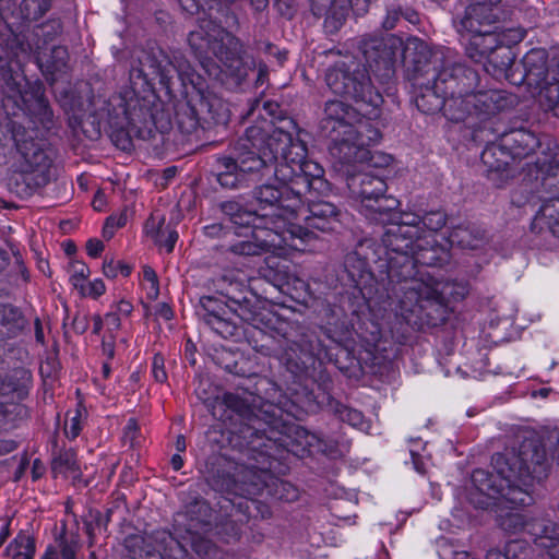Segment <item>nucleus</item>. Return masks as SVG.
<instances>
[{"mask_svg":"<svg viewBox=\"0 0 559 559\" xmlns=\"http://www.w3.org/2000/svg\"><path fill=\"white\" fill-rule=\"evenodd\" d=\"M366 306V299L359 289L345 292L338 298V311L341 316L347 317L348 320L352 317H358Z\"/></svg>","mask_w":559,"mask_h":559,"instance_id":"nucleus-50","label":"nucleus"},{"mask_svg":"<svg viewBox=\"0 0 559 559\" xmlns=\"http://www.w3.org/2000/svg\"><path fill=\"white\" fill-rule=\"evenodd\" d=\"M477 83L465 92L448 94L443 115L452 122H463L472 129V136L485 126L496 124L495 116L514 105V97L500 90L475 92Z\"/></svg>","mask_w":559,"mask_h":559,"instance_id":"nucleus-9","label":"nucleus"},{"mask_svg":"<svg viewBox=\"0 0 559 559\" xmlns=\"http://www.w3.org/2000/svg\"><path fill=\"white\" fill-rule=\"evenodd\" d=\"M194 392L214 417L223 419L225 408L235 413L229 417L234 421L230 441L240 451L258 452L266 460L276 445L288 451H293L295 442L302 445V451L310 445L308 431L290 420H301L306 408L314 404L313 394L306 389L302 396L297 392L295 400L287 399L280 405L265 403L259 409L250 407L237 394L221 395L219 389L201 376Z\"/></svg>","mask_w":559,"mask_h":559,"instance_id":"nucleus-1","label":"nucleus"},{"mask_svg":"<svg viewBox=\"0 0 559 559\" xmlns=\"http://www.w3.org/2000/svg\"><path fill=\"white\" fill-rule=\"evenodd\" d=\"M335 414L338 416L340 420H342L343 423H347L353 427L362 429L366 425L361 412L347 407L345 405H338L335 408Z\"/></svg>","mask_w":559,"mask_h":559,"instance_id":"nucleus-61","label":"nucleus"},{"mask_svg":"<svg viewBox=\"0 0 559 559\" xmlns=\"http://www.w3.org/2000/svg\"><path fill=\"white\" fill-rule=\"evenodd\" d=\"M25 370H19L15 374L0 377V396H10L15 394L16 397L23 399L27 395V386L25 380H28Z\"/></svg>","mask_w":559,"mask_h":559,"instance_id":"nucleus-51","label":"nucleus"},{"mask_svg":"<svg viewBox=\"0 0 559 559\" xmlns=\"http://www.w3.org/2000/svg\"><path fill=\"white\" fill-rule=\"evenodd\" d=\"M429 284L436 297H439L447 305L450 301L462 300L468 294V286L465 282L441 280Z\"/></svg>","mask_w":559,"mask_h":559,"instance_id":"nucleus-43","label":"nucleus"},{"mask_svg":"<svg viewBox=\"0 0 559 559\" xmlns=\"http://www.w3.org/2000/svg\"><path fill=\"white\" fill-rule=\"evenodd\" d=\"M271 479L272 475L264 467L238 465L235 478V489L231 493L245 499L251 498L260 495L269 485V480Z\"/></svg>","mask_w":559,"mask_h":559,"instance_id":"nucleus-30","label":"nucleus"},{"mask_svg":"<svg viewBox=\"0 0 559 559\" xmlns=\"http://www.w3.org/2000/svg\"><path fill=\"white\" fill-rule=\"evenodd\" d=\"M243 514L247 516V520L250 519H267L271 516L272 512L269 506L254 500L252 498L241 499L237 502L236 514Z\"/></svg>","mask_w":559,"mask_h":559,"instance_id":"nucleus-53","label":"nucleus"},{"mask_svg":"<svg viewBox=\"0 0 559 559\" xmlns=\"http://www.w3.org/2000/svg\"><path fill=\"white\" fill-rule=\"evenodd\" d=\"M487 242L485 230L474 225H460L451 229L447 238L449 247L462 250H478Z\"/></svg>","mask_w":559,"mask_h":559,"instance_id":"nucleus-36","label":"nucleus"},{"mask_svg":"<svg viewBox=\"0 0 559 559\" xmlns=\"http://www.w3.org/2000/svg\"><path fill=\"white\" fill-rule=\"evenodd\" d=\"M57 543L60 548L61 559H76V552L80 548L79 540L76 536L67 534L66 525L62 526Z\"/></svg>","mask_w":559,"mask_h":559,"instance_id":"nucleus-60","label":"nucleus"},{"mask_svg":"<svg viewBox=\"0 0 559 559\" xmlns=\"http://www.w3.org/2000/svg\"><path fill=\"white\" fill-rule=\"evenodd\" d=\"M34 131L19 127L13 130L15 146L23 157V166L38 175L49 176L53 151L43 139H35Z\"/></svg>","mask_w":559,"mask_h":559,"instance_id":"nucleus-25","label":"nucleus"},{"mask_svg":"<svg viewBox=\"0 0 559 559\" xmlns=\"http://www.w3.org/2000/svg\"><path fill=\"white\" fill-rule=\"evenodd\" d=\"M61 32L62 23L57 19L49 20L46 23L36 26L32 33V41H34L35 50L37 51V44L44 48H50L49 44L52 43ZM28 48L32 50L33 44H28Z\"/></svg>","mask_w":559,"mask_h":559,"instance_id":"nucleus-49","label":"nucleus"},{"mask_svg":"<svg viewBox=\"0 0 559 559\" xmlns=\"http://www.w3.org/2000/svg\"><path fill=\"white\" fill-rule=\"evenodd\" d=\"M299 349H332L333 346H341L348 349L343 343V333L333 334L331 329L320 328L319 334L313 332L302 333L300 340L294 341Z\"/></svg>","mask_w":559,"mask_h":559,"instance_id":"nucleus-39","label":"nucleus"},{"mask_svg":"<svg viewBox=\"0 0 559 559\" xmlns=\"http://www.w3.org/2000/svg\"><path fill=\"white\" fill-rule=\"evenodd\" d=\"M5 554L12 556V559H33L35 555L34 538L25 534H19L7 547Z\"/></svg>","mask_w":559,"mask_h":559,"instance_id":"nucleus-52","label":"nucleus"},{"mask_svg":"<svg viewBox=\"0 0 559 559\" xmlns=\"http://www.w3.org/2000/svg\"><path fill=\"white\" fill-rule=\"evenodd\" d=\"M231 504V511L229 513V520L221 524L219 534L225 535V539L227 543L231 540H238L241 535V527L238 523L248 522L247 516L243 514H236L237 503L233 500H227Z\"/></svg>","mask_w":559,"mask_h":559,"instance_id":"nucleus-54","label":"nucleus"},{"mask_svg":"<svg viewBox=\"0 0 559 559\" xmlns=\"http://www.w3.org/2000/svg\"><path fill=\"white\" fill-rule=\"evenodd\" d=\"M264 158L271 170L266 175H254L253 181L265 182L252 189L251 198L258 204L257 211L271 217L272 223L265 224L264 236L257 233L252 239L224 246L227 251L238 255H261L282 246L297 248V240L302 242L310 236V233L300 225L289 223L304 209V199L300 198L299 190L292 185L293 173L281 166L277 155H274L272 150L269 148L264 153Z\"/></svg>","mask_w":559,"mask_h":559,"instance_id":"nucleus-3","label":"nucleus"},{"mask_svg":"<svg viewBox=\"0 0 559 559\" xmlns=\"http://www.w3.org/2000/svg\"><path fill=\"white\" fill-rule=\"evenodd\" d=\"M50 8V0H23L20 7L22 17L27 21H36Z\"/></svg>","mask_w":559,"mask_h":559,"instance_id":"nucleus-57","label":"nucleus"},{"mask_svg":"<svg viewBox=\"0 0 559 559\" xmlns=\"http://www.w3.org/2000/svg\"><path fill=\"white\" fill-rule=\"evenodd\" d=\"M238 464L223 454L213 453L207 456L201 469L205 484L214 491L231 493L235 489V478Z\"/></svg>","mask_w":559,"mask_h":559,"instance_id":"nucleus-27","label":"nucleus"},{"mask_svg":"<svg viewBox=\"0 0 559 559\" xmlns=\"http://www.w3.org/2000/svg\"><path fill=\"white\" fill-rule=\"evenodd\" d=\"M402 46V38L395 35L367 34L360 38L358 50L380 85L389 87L393 82L396 56Z\"/></svg>","mask_w":559,"mask_h":559,"instance_id":"nucleus-15","label":"nucleus"},{"mask_svg":"<svg viewBox=\"0 0 559 559\" xmlns=\"http://www.w3.org/2000/svg\"><path fill=\"white\" fill-rule=\"evenodd\" d=\"M388 321L391 317L401 326L413 330L436 328L443 324L450 314L449 306L436 297L431 285L423 277H414L388 288Z\"/></svg>","mask_w":559,"mask_h":559,"instance_id":"nucleus-6","label":"nucleus"},{"mask_svg":"<svg viewBox=\"0 0 559 559\" xmlns=\"http://www.w3.org/2000/svg\"><path fill=\"white\" fill-rule=\"evenodd\" d=\"M217 209L234 226L242 228L251 227L252 231L249 239H252V236L257 233L264 236V227H266L265 224L272 223L271 217L260 214L257 210L248 209L239 199L236 198L219 202L217 204Z\"/></svg>","mask_w":559,"mask_h":559,"instance_id":"nucleus-28","label":"nucleus"},{"mask_svg":"<svg viewBox=\"0 0 559 559\" xmlns=\"http://www.w3.org/2000/svg\"><path fill=\"white\" fill-rule=\"evenodd\" d=\"M359 119V111L346 100L330 99L324 104L320 129L331 139V145H336L338 140L349 139Z\"/></svg>","mask_w":559,"mask_h":559,"instance_id":"nucleus-24","label":"nucleus"},{"mask_svg":"<svg viewBox=\"0 0 559 559\" xmlns=\"http://www.w3.org/2000/svg\"><path fill=\"white\" fill-rule=\"evenodd\" d=\"M51 471L58 474L71 476L73 483L81 481V473L76 461V454L72 449L62 450L51 461Z\"/></svg>","mask_w":559,"mask_h":559,"instance_id":"nucleus-46","label":"nucleus"},{"mask_svg":"<svg viewBox=\"0 0 559 559\" xmlns=\"http://www.w3.org/2000/svg\"><path fill=\"white\" fill-rule=\"evenodd\" d=\"M524 70L523 81L527 86L538 90V100L540 102L542 90L551 83L550 72L552 59H548V53L543 48L531 49L522 60Z\"/></svg>","mask_w":559,"mask_h":559,"instance_id":"nucleus-29","label":"nucleus"},{"mask_svg":"<svg viewBox=\"0 0 559 559\" xmlns=\"http://www.w3.org/2000/svg\"><path fill=\"white\" fill-rule=\"evenodd\" d=\"M420 224L430 231H438L445 226L447 214L440 210L424 212Z\"/></svg>","mask_w":559,"mask_h":559,"instance_id":"nucleus-62","label":"nucleus"},{"mask_svg":"<svg viewBox=\"0 0 559 559\" xmlns=\"http://www.w3.org/2000/svg\"><path fill=\"white\" fill-rule=\"evenodd\" d=\"M384 231L381 236L382 247L378 246L381 270H385L388 288L397 286L406 281L417 277L415 262L412 254L420 236L404 230L396 224L382 223Z\"/></svg>","mask_w":559,"mask_h":559,"instance_id":"nucleus-12","label":"nucleus"},{"mask_svg":"<svg viewBox=\"0 0 559 559\" xmlns=\"http://www.w3.org/2000/svg\"><path fill=\"white\" fill-rule=\"evenodd\" d=\"M169 64L168 55L160 47L139 50L130 70V88L109 99L108 118L117 129L115 142L121 150L132 146V138L151 140L156 132L164 133L169 128V120L153 111L152 100L140 95L151 93L155 80L169 84Z\"/></svg>","mask_w":559,"mask_h":559,"instance_id":"nucleus-4","label":"nucleus"},{"mask_svg":"<svg viewBox=\"0 0 559 559\" xmlns=\"http://www.w3.org/2000/svg\"><path fill=\"white\" fill-rule=\"evenodd\" d=\"M356 352H324L330 360H333L336 367L348 374L356 377L359 372H367L368 368L372 371V366H368V359H376L374 352H364L366 357L356 356ZM362 354V352H359Z\"/></svg>","mask_w":559,"mask_h":559,"instance_id":"nucleus-38","label":"nucleus"},{"mask_svg":"<svg viewBox=\"0 0 559 559\" xmlns=\"http://www.w3.org/2000/svg\"><path fill=\"white\" fill-rule=\"evenodd\" d=\"M347 187L353 198L360 202V213L370 221L384 219V215L396 210L400 202L388 195L384 175L361 169L350 174L347 170Z\"/></svg>","mask_w":559,"mask_h":559,"instance_id":"nucleus-14","label":"nucleus"},{"mask_svg":"<svg viewBox=\"0 0 559 559\" xmlns=\"http://www.w3.org/2000/svg\"><path fill=\"white\" fill-rule=\"evenodd\" d=\"M371 0H311V11L324 17L323 26L330 34L336 33L344 24L349 8L366 12Z\"/></svg>","mask_w":559,"mask_h":559,"instance_id":"nucleus-26","label":"nucleus"},{"mask_svg":"<svg viewBox=\"0 0 559 559\" xmlns=\"http://www.w3.org/2000/svg\"><path fill=\"white\" fill-rule=\"evenodd\" d=\"M15 66L17 67L16 62H9L7 68L1 67L4 95L16 108L37 119L44 129L50 130L53 126V114L41 86L29 83Z\"/></svg>","mask_w":559,"mask_h":559,"instance_id":"nucleus-13","label":"nucleus"},{"mask_svg":"<svg viewBox=\"0 0 559 559\" xmlns=\"http://www.w3.org/2000/svg\"><path fill=\"white\" fill-rule=\"evenodd\" d=\"M401 50L409 81L416 76H430L435 70L437 72L454 66H464L454 60L450 49L431 50L429 45L418 37H408L405 43L403 41Z\"/></svg>","mask_w":559,"mask_h":559,"instance_id":"nucleus-16","label":"nucleus"},{"mask_svg":"<svg viewBox=\"0 0 559 559\" xmlns=\"http://www.w3.org/2000/svg\"><path fill=\"white\" fill-rule=\"evenodd\" d=\"M477 80L478 73L467 66L441 69L427 78L416 76L411 80L416 107L427 115L443 110L448 94L468 91Z\"/></svg>","mask_w":559,"mask_h":559,"instance_id":"nucleus-11","label":"nucleus"},{"mask_svg":"<svg viewBox=\"0 0 559 559\" xmlns=\"http://www.w3.org/2000/svg\"><path fill=\"white\" fill-rule=\"evenodd\" d=\"M383 260L377 243L372 239L359 241L344 259V267L350 280L359 285L367 277L372 276L374 271L379 272V280L388 292V280L385 270H381L380 261Z\"/></svg>","mask_w":559,"mask_h":559,"instance_id":"nucleus-23","label":"nucleus"},{"mask_svg":"<svg viewBox=\"0 0 559 559\" xmlns=\"http://www.w3.org/2000/svg\"><path fill=\"white\" fill-rule=\"evenodd\" d=\"M188 43L201 64L209 59L207 52L216 56V49L222 50L225 45L234 52L239 49V39L212 19H202L198 28L189 33Z\"/></svg>","mask_w":559,"mask_h":559,"instance_id":"nucleus-22","label":"nucleus"},{"mask_svg":"<svg viewBox=\"0 0 559 559\" xmlns=\"http://www.w3.org/2000/svg\"><path fill=\"white\" fill-rule=\"evenodd\" d=\"M504 548L508 559H531L532 549L524 540H510Z\"/></svg>","mask_w":559,"mask_h":559,"instance_id":"nucleus-63","label":"nucleus"},{"mask_svg":"<svg viewBox=\"0 0 559 559\" xmlns=\"http://www.w3.org/2000/svg\"><path fill=\"white\" fill-rule=\"evenodd\" d=\"M201 117L202 130L225 126L229 121V109L225 102L215 94H199L194 98Z\"/></svg>","mask_w":559,"mask_h":559,"instance_id":"nucleus-33","label":"nucleus"},{"mask_svg":"<svg viewBox=\"0 0 559 559\" xmlns=\"http://www.w3.org/2000/svg\"><path fill=\"white\" fill-rule=\"evenodd\" d=\"M200 532L188 533L190 536V546L201 559H217L218 548L207 538L201 536Z\"/></svg>","mask_w":559,"mask_h":559,"instance_id":"nucleus-55","label":"nucleus"},{"mask_svg":"<svg viewBox=\"0 0 559 559\" xmlns=\"http://www.w3.org/2000/svg\"><path fill=\"white\" fill-rule=\"evenodd\" d=\"M36 62L48 81L53 83L69 69V52L64 46L44 48L37 44Z\"/></svg>","mask_w":559,"mask_h":559,"instance_id":"nucleus-32","label":"nucleus"},{"mask_svg":"<svg viewBox=\"0 0 559 559\" xmlns=\"http://www.w3.org/2000/svg\"><path fill=\"white\" fill-rule=\"evenodd\" d=\"M178 516L185 515L187 523V533L191 532H210L214 526L215 515L210 503L200 496L191 497V500L185 504L183 514L178 513Z\"/></svg>","mask_w":559,"mask_h":559,"instance_id":"nucleus-34","label":"nucleus"},{"mask_svg":"<svg viewBox=\"0 0 559 559\" xmlns=\"http://www.w3.org/2000/svg\"><path fill=\"white\" fill-rule=\"evenodd\" d=\"M329 90L346 102L379 108L383 104L381 88L371 79L367 66L355 58H346L331 64L324 74Z\"/></svg>","mask_w":559,"mask_h":559,"instance_id":"nucleus-10","label":"nucleus"},{"mask_svg":"<svg viewBox=\"0 0 559 559\" xmlns=\"http://www.w3.org/2000/svg\"><path fill=\"white\" fill-rule=\"evenodd\" d=\"M473 140L485 145L480 159L486 167L488 179L492 181L508 179L512 155L506 147H502V142L499 141V129L496 124L485 126L484 129L476 130Z\"/></svg>","mask_w":559,"mask_h":559,"instance_id":"nucleus-20","label":"nucleus"},{"mask_svg":"<svg viewBox=\"0 0 559 559\" xmlns=\"http://www.w3.org/2000/svg\"><path fill=\"white\" fill-rule=\"evenodd\" d=\"M511 11L479 10L466 7L462 14L453 17V24L459 33H467L469 40L466 46L467 56L480 62L488 59L496 63V52L503 51L500 70H506L513 62L510 47L520 43L526 35L523 27L503 28V23L511 16Z\"/></svg>","mask_w":559,"mask_h":559,"instance_id":"nucleus-5","label":"nucleus"},{"mask_svg":"<svg viewBox=\"0 0 559 559\" xmlns=\"http://www.w3.org/2000/svg\"><path fill=\"white\" fill-rule=\"evenodd\" d=\"M175 118L178 129L185 134H193L202 129V121L194 98L178 103Z\"/></svg>","mask_w":559,"mask_h":559,"instance_id":"nucleus-41","label":"nucleus"},{"mask_svg":"<svg viewBox=\"0 0 559 559\" xmlns=\"http://www.w3.org/2000/svg\"><path fill=\"white\" fill-rule=\"evenodd\" d=\"M267 145L274 155H277L281 166L293 173L292 185L299 190L301 199L308 193L330 192V183L323 177V168L318 163L306 159L307 146L299 138L274 127L271 129Z\"/></svg>","mask_w":559,"mask_h":559,"instance_id":"nucleus-8","label":"nucleus"},{"mask_svg":"<svg viewBox=\"0 0 559 559\" xmlns=\"http://www.w3.org/2000/svg\"><path fill=\"white\" fill-rule=\"evenodd\" d=\"M219 356H212V360L224 367L230 373L240 377H250L254 373L251 361L243 357V352H218Z\"/></svg>","mask_w":559,"mask_h":559,"instance_id":"nucleus-42","label":"nucleus"},{"mask_svg":"<svg viewBox=\"0 0 559 559\" xmlns=\"http://www.w3.org/2000/svg\"><path fill=\"white\" fill-rule=\"evenodd\" d=\"M231 314H225L205 323L223 338H231L238 334V326L231 321Z\"/></svg>","mask_w":559,"mask_h":559,"instance_id":"nucleus-59","label":"nucleus"},{"mask_svg":"<svg viewBox=\"0 0 559 559\" xmlns=\"http://www.w3.org/2000/svg\"><path fill=\"white\" fill-rule=\"evenodd\" d=\"M497 523L500 528L508 533H516L522 530L527 532V525L530 522L524 520V516L519 512H508L506 514H499Z\"/></svg>","mask_w":559,"mask_h":559,"instance_id":"nucleus-58","label":"nucleus"},{"mask_svg":"<svg viewBox=\"0 0 559 559\" xmlns=\"http://www.w3.org/2000/svg\"><path fill=\"white\" fill-rule=\"evenodd\" d=\"M349 139L342 140L330 146L331 155L342 165L353 166L355 162H365L370 157V145L379 143L381 132L370 119L360 115Z\"/></svg>","mask_w":559,"mask_h":559,"instance_id":"nucleus-19","label":"nucleus"},{"mask_svg":"<svg viewBox=\"0 0 559 559\" xmlns=\"http://www.w3.org/2000/svg\"><path fill=\"white\" fill-rule=\"evenodd\" d=\"M328 193H308L304 198V209L297 214V217H302L306 223L305 229L310 233L302 242L297 240V250H301L300 246L312 238L313 233L310 229H317L323 233L334 231L341 225V212L332 202L323 198ZM304 228V226H301Z\"/></svg>","mask_w":559,"mask_h":559,"instance_id":"nucleus-21","label":"nucleus"},{"mask_svg":"<svg viewBox=\"0 0 559 559\" xmlns=\"http://www.w3.org/2000/svg\"><path fill=\"white\" fill-rule=\"evenodd\" d=\"M215 57L223 63L221 68L213 59L202 61V68L210 79L219 82L226 90L236 91L241 88L250 72L255 69L253 59H245L243 45L239 40V49L236 52L229 50L225 45Z\"/></svg>","mask_w":559,"mask_h":559,"instance_id":"nucleus-18","label":"nucleus"},{"mask_svg":"<svg viewBox=\"0 0 559 559\" xmlns=\"http://www.w3.org/2000/svg\"><path fill=\"white\" fill-rule=\"evenodd\" d=\"M164 223L165 218L160 217L155 228V217L152 215L146 222V230L156 245L164 247L167 252H171L178 239V233L169 225L164 226Z\"/></svg>","mask_w":559,"mask_h":559,"instance_id":"nucleus-45","label":"nucleus"},{"mask_svg":"<svg viewBox=\"0 0 559 559\" xmlns=\"http://www.w3.org/2000/svg\"><path fill=\"white\" fill-rule=\"evenodd\" d=\"M280 359L294 376L307 372L316 362L313 352H284Z\"/></svg>","mask_w":559,"mask_h":559,"instance_id":"nucleus-48","label":"nucleus"},{"mask_svg":"<svg viewBox=\"0 0 559 559\" xmlns=\"http://www.w3.org/2000/svg\"><path fill=\"white\" fill-rule=\"evenodd\" d=\"M258 304L257 297L252 294L243 295L241 298L229 297L231 314L255 328H259V324L263 322V313L260 311Z\"/></svg>","mask_w":559,"mask_h":559,"instance_id":"nucleus-40","label":"nucleus"},{"mask_svg":"<svg viewBox=\"0 0 559 559\" xmlns=\"http://www.w3.org/2000/svg\"><path fill=\"white\" fill-rule=\"evenodd\" d=\"M527 533L533 536L534 545L550 552L559 548V524L546 519H534L527 525Z\"/></svg>","mask_w":559,"mask_h":559,"instance_id":"nucleus-35","label":"nucleus"},{"mask_svg":"<svg viewBox=\"0 0 559 559\" xmlns=\"http://www.w3.org/2000/svg\"><path fill=\"white\" fill-rule=\"evenodd\" d=\"M496 473L476 468L471 479L475 488L468 499L475 508L488 509L498 500L510 508L530 506L531 488L548 476L550 462L543 439L535 432H526L519 445L496 453L491 457Z\"/></svg>","mask_w":559,"mask_h":559,"instance_id":"nucleus-2","label":"nucleus"},{"mask_svg":"<svg viewBox=\"0 0 559 559\" xmlns=\"http://www.w3.org/2000/svg\"><path fill=\"white\" fill-rule=\"evenodd\" d=\"M449 249L447 242L444 245L439 243L432 235L420 236L412 254L415 271L418 273L417 265L442 266L448 263L450 260Z\"/></svg>","mask_w":559,"mask_h":559,"instance_id":"nucleus-31","label":"nucleus"},{"mask_svg":"<svg viewBox=\"0 0 559 559\" xmlns=\"http://www.w3.org/2000/svg\"><path fill=\"white\" fill-rule=\"evenodd\" d=\"M270 133L271 130L261 126H251L246 129L245 136L237 142L233 155L216 157L213 175L222 188H249L254 175L270 173L271 168H267L264 158V153L269 151Z\"/></svg>","mask_w":559,"mask_h":559,"instance_id":"nucleus-7","label":"nucleus"},{"mask_svg":"<svg viewBox=\"0 0 559 559\" xmlns=\"http://www.w3.org/2000/svg\"><path fill=\"white\" fill-rule=\"evenodd\" d=\"M49 181V176L38 175L23 167L21 171H15L8 180L9 190L21 199H26L34 194L39 188Z\"/></svg>","mask_w":559,"mask_h":559,"instance_id":"nucleus-37","label":"nucleus"},{"mask_svg":"<svg viewBox=\"0 0 559 559\" xmlns=\"http://www.w3.org/2000/svg\"><path fill=\"white\" fill-rule=\"evenodd\" d=\"M540 106L546 111H550L555 117L559 118V93L555 87L550 91L543 92L540 95Z\"/></svg>","mask_w":559,"mask_h":559,"instance_id":"nucleus-64","label":"nucleus"},{"mask_svg":"<svg viewBox=\"0 0 559 559\" xmlns=\"http://www.w3.org/2000/svg\"><path fill=\"white\" fill-rule=\"evenodd\" d=\"M229 295H226V300L213 296H203L200 298L198 316L204 323L212 321L225 314H231L229 307Z\"/></svg>","mask_w":559,"mask_h":559,"instance_id":"nucleus-44","label":"nucleus"},{"mask_svg":"<svg viewBox=\"0 0 559 559\" xmlns=\"http://www.w3.org/2000/svg\"><path fill=\"white\" fill-rule=\"evenodd\" d=\"M421 214L412 212H396L395 210L390 211V214L384 215V219H376V223H391L402 227L408 233H413L417 236H423L421 228Z\"/></svg>","mask_w":559,"mask_h":559,"instance_id":"nucleus-47","label":"nucleus"},{"mask_svg":"<svg viewBox=\"0 0 559 559\" xmlns=\"http://www.w3.org/2000/svg\"><path fill=\"white\" fill-rule=\"evenodd\" d=\"M123 547L131 559H188L186 545L166 530L146 536L131 534L124 538Z\"/></svg>","mask_w":559,"mask_h":559,"instance_id":"nucleus-17","label":"nucleus"},{"mask_svg":"<svg viewBox=\"0 0 559 559\" xmlns=\"http://www.w3.org/2000/svg\"><path fill=\"white\" fill-rule=\"evenodd\" d=\"M203 234L211 239H222L224 242L221 245L222 250L225 253H230V251H227V249L224 247L225 245L230 243H237L239 241H243L245 239L231 241V237L236 235V230L233 227L224 226L221 223H214L211 225H206L203 227ZM233 254V252H231ZM239 257L238 254H235Z\"/></svg>","mask_w":559,"mask_h":559,"instance_id":"nucleus-56","label":"nucleus"}]
</instances>
